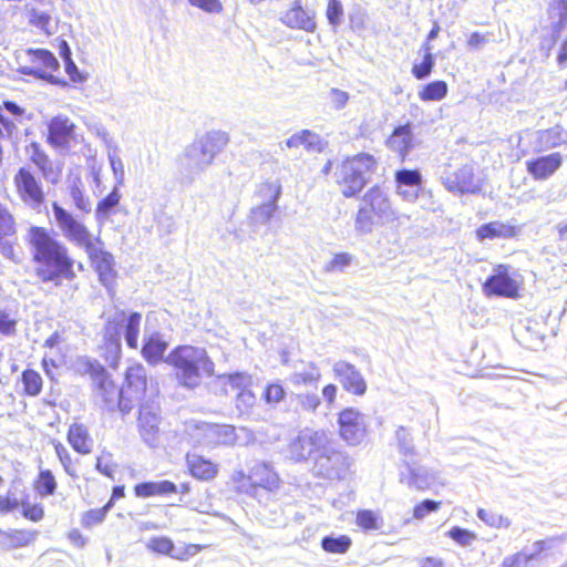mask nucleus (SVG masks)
<instances>
[{"label": "nucleus", "instance_id": "1", "mask_svg": "<svg viewBox=\"0 0 567 567\" xmlns=\"http://www.w3.org/2000/svg\"><path fill=\"white\" fill-rule=\"evenodd\" d=\"M25 243L33 264V272L41 284L60 286L63 281L76 278L75 260L69 248L58 240L50 229L30 226Z\"/></svg>", "mask_w": 567, "mask_h": 567}, {"label": "nucleus", "instance_id": "2", "mask_svg": "<svg viewBox=\"0 0 567 567\" xmlns=\"http://www.w3.org/2000/svg\"><path fill=\"white\" fill-rule=\"evenodd\" d=\"M380 166L369 152L348 154L341 159H328L321 168L323 176H331L342 197L357 198L370 184Z\"/></svg>", "mask_w": 567, "mask_h": 567}, {"label": "nucleus", "instance_id": "3", "mask_svg": "<svg viewBox=\"0 0 567 567\" xmlns=\"http://www.w3.org/2000/svg\"><path fill=\"white\" fill-rule=\"evenodd\" d=\"M165 361L174 369L179 384L188 389L199 386L204 378L215 374L214 361L200 347L177 346L169 351Z\"/></svg>", "mask_w": 567, "mask_h": 567}, {"label": "nucleus", "instance_id": "4", "mask_svg": "<svg viewBox=\"0 0 567 567\" xmlns=\"http://www.w3.org/2000/svg\"><path fill=\"white\" fill-rule=\"evenodd\" d=\"M400 218L392 205L390 194L379 184L364 193L354 217L359 234H369L374 225L398 221Z\"/></svg>", "mask_w": 567, "mask_h": 567}, {"label": "nucleus", "instance_id": "5", "mask_svg": "<svg viewBox=\"0 0 567 567\" xmlns=\"http://www.w3.org/2000/svg\"><path fill=\"white\" fill-rule=\"evenodd\" d=\"M524 278L508 264H497L493 274L482 284L483 293L491 297L518 299L522 296Z\"/></svg>", "mask_w": 567, "mask_h": 567}, {"label": "nucleus", "instance_id": "6", "mask_svg": "<svg viewBox=\"0 0 567 567\" xmlns=\"http://www.w3.org/2000/svg\"><path fill=\"white\" fill-rule=\"evenodd\" d=\"M229 143V136L221 131H212L194 141L186 150L185 157L189 165L203 168L210 165Z\"/></svg>", "mask_w": 567, "mask_h": 567}, {"label": "nucleus", "instance_id": "7", "mask_svg": "<svg viewBox=\"0 0 567 567\" xmlns=\"http://www.w3.org/2000/svg\"><path fill=\"white\" fill-rule=\"evenodd\" d=\"M142 319V313L138 311L118 310L105 322V334L118 347V337L123 332L126 346L135 350L138 347Z\"/></svg>", "mask_w": 567, "mask_h": 567}, {"label": "nucleus", "instance_id": "8", "mask_svg": "<svg viewBox=\"0 0 567 567\" xmlns=\"http://www.w3.org/2000/svg\"><path fill=\"white\" fill-rule=\"evenodd\" d=\"M147 391V375L142 364H134L126 369L123 385L120 388L117 409L130 412L138 402L145 399Z\"/></svg>", "mask_w": 567, "mask_h": 567}, {"label": "nucleus", "instance_id": "9", "mask_svg": "<svg viewBox=\"0 0 567 567\" xmlns=\"http://www.w3.org/2000/svg\"><path fill=\"white\" fill-rule=\"evenodd\" d=\"M25 54L31 65L22 66L20 69L22 74L34 75L61 86L68 84L63 79L56 75L60 63L51 51L45 49H27Z\"/></svg>", "mask_w": 567, "mask_h": 567}, {"label": "nucleus", "instance_id": "10", "mask_svg": "<svg viewBox=\"0 0 567 567\" xmlns=\"http://www.w3.org/2000/svg\"><path fill=\"white\" fill-rule=\"evenodd\" d=\"M13 186L19 199L27 206L37 209L47 202V193L39 177L30 167H20L13 176Z\"/></svg>", "mask_w": 567, "mask_h": 567}, {"label": "nucleus", "instance_id": "11", "mask_svg": "<svg viewBox=\"0 0 567 567\" xmlns=\"http://www.w3.org/2000/svg\"><path fill=\"white\" fill-rule=\"evenodd\" d=\"M84 250L91 267L97 275L100 284L104 286L106 290L113 291L118 278L114 256L102 247L94 245L93 241L86 246Z\"/></svg>", "mask_w": 567, "mask_h": 567}, {"label": "nucleus", "instance_id": "12", "mask_svg": "<svg viewBox=\"0 0 567 567\" xmlns=\"http://www.w3.org/2000/svg\"><path fill=\"white\" fill-rule=\"evenodd\" d=\"M193 445L220 446L230 445L236 440V429L233 425L216 423H198L190 426Z\"/></svg>", "mask_w": 567, "mask_h": 567}, {"label": "nucleus", "instance_id": "13", "mask_svg": "<svg viewBox=\"0 0 567 567\" xmlns=\"http://www.w3.org/2000/svg\"><path fill=\"white\" fill-rule=\"evenodd\" d=\"M51 207L55 221L68 240L83 248L93 241L87 227L82 221L78 220L72 213L66 210L58 202H53Z\"/></svg>", "mask_w": 567, "mask_h": 567}, {"label": "nucleus", "instance_id": "14", "mask_svg": "<svg viewBox=\"0 0 567 567\" xmlns=\"http://www.w3.org/2000/svg\"><path fill=\"white\" fill-rule=\"evenodd\" d=\"M338 433L351 446L359 445L367 435L363 415L354 408H344L337 415Z\"/></svg>", "mask_w": 567, "mask_h": 567}, {"label": "nucleus", "instance_id": "15", "mask_svg": "<svg viewBox=\"0 0 567 567\" xmlns=\"http://www.w3.org/2000/svg\"><path fill=\"white\" fill-rule=\"evenodd\" d=\"M45 142L54 150H68L78 142L76 125L65 115L53 116L47 123Z\"/></svg>", "mask_w": 567, "mask_h": 567}, {"label": "nucleus", "instance_id": "16", "mask_svg": "<svg viewBox=\"0 0 567 567\" xmlns=\"http://www.w3.org/2000/svg\"><path fill=\"white\" fill-rule=\"evenodd\" d=\"M147 549L154 554L169 556L179 561H186L202 550L209 547L206 544H185L179 550L174 553V542L167 536H155L150 538Z\"/></svg>", "mask_w": 567, "mask_h": 567}, {"label": "nucleus", "instance_id": "17", "mask_svg": "<svg viewBox=\"0 0 567 567\" xmlns=\"http://www.w3.org/2000/svg\"><path fill=\"white\" fill-rule=\"evenodd\" d=\"M187 474L197 482H213L220 473V465L217 461L196 452L185 454Z\"/></svg>", "mask_w": 567, "mask_h": 567}, {"label": "nucleus", "instance_id": "18", "mask_svg": "<svg viewBox=\"0 0 567 567\" xmlns=\"http://www.w3.org/2000/svg\"><path fill=\"white\" fill-rule=\"evenodd\" d=\"M522 227L513 221L491 220L482 224L475 229V237L478 241L486 240H512L519 237Z\"/></svg>", "mask_w": 567, "mask_h": 567}, {"label": "nucleus", "instance_id": "19", "mask_svg": "<svg viewBox=\"0 0 567 567\" xmlns=\"http://www.w3.org/2000/svg\"><path fill=\"white\" fill-rule=\"evenodd\" d=\"M332 371L347 392L357 396L367 392V382L353 364L347 361H338Z\"/></svg>", "mask_w": 567, "mask_h": 567}, {"label": "nucleus", "instance_id": "20", "mask_svg": "<svg viewBox=\"0 0 567 567\" xmlns=\"http://www.w3.org/2000/svg\"><path fill=\"white\" fill-rule=\"evenodd\" d=\"M384 143L390 151L398 155L400 162L403 163L414 147L412 124L406 122L395 126Z\"/></svg>", "mask_w": 567, "mask_h": 567}, {"label": "nucleus", "instance_id": "21", "mask_svg": "<svg viewBox=\"0 0 567 567\" xmlns=\"http://www.w3.org/2000/svg\"><path fill=\"white\" fill-rule=\"evenodd\" d=\"M281 194V186L278 183L265 181L259 184L258 195L266 202L261 203L254 210L256 218L266 223L271 219L277 210V200Z\"/></svg>", "mask_w": 567, "mask_h": 567}, {"label": "nucleus", "instance_id": "22", "mask_svg": "<svg viewBox=\"0 0 567 567\" xmlns=\"http://www.w3.org/2000/svg\"><path fill=\"white\" fill-rule=\"evenodd\" d=\"M563 164V155L558 152L538 156L526 162L527 173L536 181H545L553 176Z\"/></svg>", "mask_w": 567, "mask_h": 567}, {"label": "nucleus", "instance_id": "23", "mask_svg": "<svg viewBox=\"0 0 567 567\" xmlns=\"http://www.w3.org/2000/svg\"><path fill=\"white\" fill-rule=\"evenodd\" d=\"M281 21L290 29L302 30L309 33L315 32L317 27L315 13L307 11L300 0H296L292 6L284 12Z\"/></svg>", "mask_w": 567, "mask_h": 567}, {"label": "nucleus", "instance_id": "24", "mask_svg": "<svg viewBox=\"0 0 567 567\" xmlns=\"http://www.w3.org/2000/svg\"><path fill=\"white\" fill-rule=\"evenodd\" d=\"M30 150V162L40 171L44 179L52 184H58L61 179L62 168L61 166H54L50 156L37 142H32L29 145Z\"/></svg>", "mask_w": 567, "mask_h": 567}, {"label": "nucleus", "instance_id": "25", "mask_svg": "<svg viewBox=\"0 0 567 567\" xmlns=\"http://www.w3.org/2000/svg\"><path fill=\"white\" fill-rule=\"evenodd\" d=\"M250 487L254 489H265L274 492L280 486L278 473L267 463H258L251 467L248 474Z\"/></svg>", "mask_w": 567, "mask_h": 567}, {"label": "nucleus", "instance_id": "26", "mask_svg": "<svg viewBox=\"0 0 567 567\" xmlns=\"http://www.w3.org/2000/svg\"><path fill=\"white\" fill-rule=\"evenodd\" d=\"M24 109L13 101H3L0 104V137H11L21 124Z\"/></svg>", "mask_w": 567, "mask_h": 567}, {"label": "nucleus", "instance_id": "27", "mask_svg": "<svg viewBox=\"0 0 567 567\" xmlns=\"http://www.w3.org/2000/svg\"><path fill=\"white\" fill-rule=\"evenodd\" d=\"M134 495L138 498L166 497L177 494V485L169 480L146 481L134 485Z\"/></svg>", "mask_w": 567, "mask_h": 567}, {"label": "nucleus", "instance_id": "28", "mask_svg": "<svg viewBox=\"0 0 567 567\" xmlns=\"http://www.w3.org/2000/svg\"><path fill=\"white\" fill-rule=\"evenodd\" d=\"M37 530L16 528L3 530L0 528V550L10 551L27 547L34 542Z\"/></svg>", "mask_w": 567, "mask_h": 567}, {"label": "nucleus", "instance_id": "29", "mask_svg": "<svg viewBox=\"0 0 567 567\" xmlns=\"http://www.w3.org/2000/svg\"><path fill=\"white\" fill-rule=\"evenodd\" d=\"M161 417L151 406L143 405L138 410L137 426L141 436L147 443H153L159 432Z\"/></svg>", "mask_w": 567, "mask_h": 567}, {"label": "nucleus", "instance_id": "30", "mask_svg": "<svg viewBox=\"0 0 567 567\" xmlns=\"http://www.w3.org/2000/svg\"><path fill=\"white\" fill-rule=\"evenodd\" d=\"M66 441L81 455H87L93 451V439L87 426L83 423L74 422L69 426Z\"/></svg>", "mask_w": 567, "mask_h": 567}, {"label": "nucleus", "instance_id": "31", "mask_svg": "<svg viewBox=\"0 0 567 567\" xmlns=\"http://www.w3.org/2000/svg\"><path fill=\"white\" fill-rule=\"evenodd\" d=\"M444 185L450 192L455 193H474L476 185L474 182V173L467 167L463 166L446 175Z\"/></svg>", "mask_w": 567, "mask_h": 567}, {"label": "nucleus", "instance_id": "32", "mask_svg": "<svg viewBox=\"0 0 567 567\" xmlns=\"http://www.w3.org/2000/svg\"><path fill=\"white\" fill-rule=\"evenodd\" d=\"M167 348L168 343L163 337L158 332H154L145 338L141 354L148 364L156 365L164 361Z\"/></svg>", "mask_w": 567, "mask_h": 567}, {"label": "nucleus", "instance_id": "33", "mask_svg": "<svg viewBox=\"0 0 567 567\" xmlns=\"http://www.w3.org/2000/svg\"><path fill=\"white\" fill-rule=\"evenodd\" d=\"M19 393L25 398H35L42 393L44 381L39 371L33 368L24 369L19 379Z\"/></svg>", "mask_w": 567, "mask_h": 567}, {"label": "nucleus", "instance_id": "34", "mask_svg": "<svg viewBox=\"0 0 567 567\" xmlns=\"http://www.w3.org/2000/svg\"><path fill=\"white\" fill-rule=\"evenodd\" d=\"M326 142L315 132L310 130H301L300 132L291 135L286 141L288 148H298L303 146L308 152H322L326 147Z\"/></svg>", "mask_w": 567, "mask_h": 567}, {"label": "nucleus", "instance_id": "35", "mask_svg": "<svg viewBox=\"0 0 567 567\" xmlns=\"http://www.w3.org/2000/svg\"><path fill=\"white\" fill-rule=\"evenodd\" d=\"M553 542V538L538 539L534 543V551L524 554L517 551L513 555L505 557L499 567H519L522 564L527 565L534 560L540 558V556L548 549V544Z\"/></svg>", "mask_w": 567, "mask_h": 567}, {"label": "nucleus", "instance_id": "36", "mask_svg": "<svg viewBox=\"0 0 567 567\" xmlns=\"http://www.w3.org/2000/svg\"><path fill=\"white\" fill-rule=\"evenodd\" d=\"M93 391L109 409H113L115 402L118 404L120 389L109 373L93 384Z\"/></svg>", "mask_w": 567, "mask_h": 567}, {"label": "nucleus", "instance_id": "37", "mask_svg": "<svg viewBox=\"0 0 567 567\" xmlns=\"http://www.w3.org/2000/svg\"><path fill=\"white\" fill-rule=\"evenodd\" d=\"M52 446L65 474L73 480H78L80 477L79 460L72 456L62 442L54 440L52 441Z\"/></svg>", "mask_w": 567, "mask_h": 567}, {"label": "nucleus", "instance_id": "38", "mask_svg": "<svg viewBox=\"0 0 567 567\" xmlns=\"http://www.w3.org/2000/svg\"><path fill=\"white\" fill-rule=\"evenodd\" d=\"M547 16L553 21V31L559 35L567 28V0H551Z\"/></svg>", "mask_w": 567, "mask_h": 567}, {"label": "nucleus", "instance_id": "39", "mask_svg": "<svg viewBox=\"0 0 567 567\" xmlns=\"http://www.w3.org/2000/svg\"><path fill=\"white\" fill-rule=\"evenodd\" d=\"M447 92L449 85L445 81L434 80L421 86L417 96L422 102L442 101L446 97Z\"/></svg>", "mask_w": 567, "mask_h": 567}, {"label": "nucleus", "instance_id": "40", "mask_svg": "<svg viewBox=\"0 0 567 567\" xmlns=\"http://www.w3.org/2000/svg\"><path fill=\"white\" fill-rule=\"evenodd\" d=\"M423 56L420 62H414L411 68V74L417 81L429 78L435 66V58L432 53V48L422 45Z\"/></svg>", "mask_w": 567, "mask_h": 567}, {"label": "nucleus", "instance_id": "41", "mask_svg": "<svg viewBox=\"0 0 567 567\" xmlns=\"http://www.w3.org/2000/svg\"><path fill=\"white\" fill-rule=\"evenodd\" d=\"M60 55L64 62V69L69 76V80L72 83H81L84 81L85 76L79 71L76 64L72 59L71 49L64 39H60L58 43Z\"/></svg>", "mask_w": 567, "mask_h": 567}, {"label": "nucleus", "instance_id": "42", "mask_svg": "<svg viewBox=\"0 0 567 567\" xmlns=\"http://www.w3.org/2000/svg\"><path fill=\"white\" fill-rule=\"evenodd\" d=\"M58 487L55 477L50 470H41L33 482L34 491L41 497H48L55 493Z\"/></svg>", "mask_w": 567, "mask_h": 567}, {"label": "nucleus", "instance_id": "43", "mask_svg": "<svg viewBox=\"0 0 567 567\" xmlns=\"http://www.w3.org/2000/svg\"><path fill=\"white\" fill-rule=\"evenodd\" d=\"M351 545L352 540L348 535L326 536L321 539V548L329 554H346Z\"/></svg>", "mask_w": 567, "mask_h": 567}, {"label": "nucleus", "instance_id": "44", "mask_svg": "<svg viewBox=\"0 0 567 567\" xmlns=\"http://www.w3.org/2000/svg\"><path fill=\"white\" fill-rule=\"evenodd\" d=\"M355 524L363 532L377 530L382 526V517L371 509H359L355 513Z\"/></svg>", "mask_w": 567, "mask_h": 567}, {"label": "nucleus", "instance_id": "45", "mask_svg": "<svg viewBox=\"0 0 567 567\" xmlns=\"http://www.w3.org/2000/svg\"><path fill=\"white\" fill-rule=\"evenodd\" d=\"M79 373L90 377L94 384L109 372L97 360L84 358L79 361Z\"/></svg>", "mask_w": 567, "mask_h": 567}, {"label": "nucleus", "instance_id": "46", "mask_svg": "<svg viewBox=\"0 0 567 567\" xmlns=\"http://www.w3.org/2000/svg\"><path fill=\"white\" fill-rule=\"evenodd\" d=\"M121 194L116 188H114L110 194H107L103 199H101L96 204L95 216L97 219L107 218L113 209L120 204Z\"/></svg>", "mask_w": 567, "mask_h": 567}, {"label": "nucleus", "instance_id": "47", "mask_svg": "<svg viewBox=\"0 0 567 567\" xmlns=\"http://www.w3.org/2000/svg\"><path fill=\"white\" fill-rule=\"evenodd\" d=\"M17 233V223L7 206L0 203V243Z\"/></svg>", "mask_w": 567, "mask_h": 567}, {"label": "nucleus", "instance_id": "48", "mask_svg": "<svg viewBox=\"0 0 567 567\" xmlns=\"http://www.w3.org/2000/svg\"><path fill=\"white\" fill-rule=\"evenodd\" d=\"M117 464L110 451L103 450L95 458V470L102 475L114 478Z\"/></svg>", "mask_w": 567, "mask_h": 567}, {"label": "nucleus", "instance_id": "49", "mask_svg": "<svg viewBox=\"0 0 567 567\" xmlns=\"http://www.w3.org/2000/svg\"><path fill=\"white\" fill-rule=\"evenodd\" d=\"M29 24L45 35L52 34L53 21L49 13L32 9L29 13Z\"/></svg>", "mask_w": 567, "mask_h": 567}, {"label": "nucleus", "instance_id": "50", "mask_svg": "<svg viewBox=\"0 0 567 567\" xmlns=\"http://www.w3.org/2000/svg\"><path fill=\"white\" fill-rule=\"evenodd\" d=\"M286 390L279 382H270L266 384L262 391V400L269 405H277L286 399Z\"/></svg>", "mask_w": 567, "mask_h": 567}, {"label": "nucleus", "instance_id": "51", "mask_svg": "<svg viewBox=\"0 0 567 567\" xmlns=\"http://www.w3.org/2000/svg\"><path fill=\"white\" fill-rule=\"evenodd\" d=\"M109 511L110 509L105 505H103L100 508H91L85 511L81 515V525L84 528L90 529L94 526L102 524L105 520Z\"/></svg>", "mask_w": 567, "mask_h": 567}, {"label": "nucleus", "instance_id": "52", "mask_svg": "<svg viewBox=\"0 0 567 567\" xmlns=\"http://www.w3.org/2000/svg\"><path fill=\"white\" fill-rule=\"evenodd\" d=\"M321 379V371L316 364H311L308 370L296 372L292 375V382L296 385L317 384Z\"/></svg>", "mask_w": 567, "mask_h": 567}, {"label": "nucleus", "instance_id": "53", "mask_svg": "<svg viewBox=\"0 0 567 567\" xmlns=\"http://www.w3.org/2000/svg\"><path fill=\"white\" fill-rule=\"evenodd\" d=\"M235 404L241 414H248L256 404V395L250 389L244 388L238 392Z\"/></svg>", "mask_w": 567, "mask_h": 567}, {"label": "nucleus", "instance_id": "54", "mask_svg": "<svg viewBox=\"0 0 567 567\" xmlns=\"http://www.w3.org/2000/svg\"><path fill=\"white\" fill-rule=\"evenodd\" d=\"M395 183L404 186L420 187L422 184V176L417 169H400L394 174Z\"/></svg>", "mask_w": 567, "mask_h": 567}, {"label": "nucleus", "instance_id": "55", "mask_svg": "<svg viewBox=\"0 0 567 567\" xmlns=\"http://www.w3.org/2000/svg\"><path fill=\"white\" fill-rule=\"evenodd\" d=\"M442 503L440 501L424 499L417 503L412 509V516L414 519H422L427 514L440 509Z\"/></svg>", "mask_w": 567, "mask_h": 567}, {"label": "nucleus", "instance_id": "56", "mask_svg": "<svg viewBox=\"0 0 567 567\" xmlns=\"http://www.w3.org/2000/svg\"><path fill=\"white\" fill-rule=\"evenodd\" d=\"M69 194L73 200L74 206L84 213L90 210L89 200L84 195L81 184L74 183L69 187Z\"/></svg>", "mask_w": 567, "mask_h": 567}, {"label": "nucleus", "instance_id": "57", "mask_svg": "<svg viewBox=\"0 0 567 567\" xmlns=\"http://www.w3.org/2000/svg\"><path fill=\"white\" fill-rule=\"evenodd\" d=\"M22 506V516L33 523L40 522L44 517V508L40 503L29 504L27 502L20 503Z\"/></svg>", "mask_w": 567, "mask_h": 567}, {"label": "nucleus", "instance_id": "58", "mask_svg": "<svg viewBox=\"0 0 567 567\" xmlns=\"http://www.w3.org/2000/svg\"><path fill=\"white\" fill-rule=\"evenodd\" d=\"M352 256L348 252L334 254L330 261L326 265V271H341L352 262Z\"/></svg>", "mask_w": 567, "mask_h": 567}, {"label": "nucleus", "instance_id": "59", "mask_svg": "<svg viewBox=\"0 0 567 567\" xmlns=\"http://www.w3.org/2000/svg\"><path fill=\"white\" fill-rule=\"evenodd\" d=\"M193 7H196L207 13L218 14L223 12L224 7L220 0H187Z\"/></svg>", "mask_w": 567, "mask_h": 567}, {"label": "nucleus", "instance_id": "60", "mask_svg": "<svg viewBox=\"0 0 567 567\" xmlns=\"http://www.w3.org/2000/svg\"><path fill=\"white\" fill-rule=\"evenodd\" d=\"M449 537L455 540L457 544L465 546L468 545L472 540L475 539V534L465 528L453 527L447 533Z\"/></svg>", "mask_w": 567, "mask_h": 567}, {"label": "nucleus", "instance_id": "61", "mask_svg": "<svg viewBox=\"0 0 567 567\" xmlns=\"http://www.w3.org/2000/svg\"><path fill=\"white\" fill-rule=\"evenodd\" d=\"M17 331V320L3 309H0V333L3 336H12Z\"/></svg>", "mask_w": 567, "mask_h": 567}, {"label": "nucleus", "instance_id": "62", "mask_svg": "<svg viewBox=\"0 0 567 567\" xmlns=\"http://www.w3.org/2000/svg\"><path fill=\"white\" fill-rule=\"evenodd\" d=\"M298 403L303 411L315 412L320 406V398L316 393H305L298 396Z\"/></svg>", "mask_w": 567, "mask_h": 567}, {"label": "nucleus", "instance_id": "63", "mask_svg": "<svg viewBox=\"0 0 567 567\" xmlns=\"http://www.w3.org/2000/svg\"><path fill=\"white\" fill-rule=\"evenodd\" d=\"M327 19L333 25L340 22L342 16V6L339 0H328L327 6Z\"/></svg>", "mask_w": 567, "mask_h": 567}, {"label": "nucleus", "instance_id": "64", "mask_svg": "<svg viewBox=\"0 0 567 567\" xmlns=\"http://www.w3.org/2000/svg\"><path fill=\"white\" fill-rule=\"evenodd\" d=\"M20 507V502L18 498L6 494L0 495V515L3 516L8 513H11Z\"/></svg>", "mask_w": 567, "mask_h": 567}]
</instances>
